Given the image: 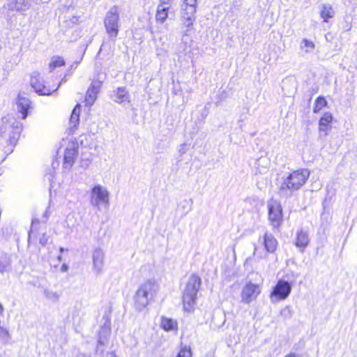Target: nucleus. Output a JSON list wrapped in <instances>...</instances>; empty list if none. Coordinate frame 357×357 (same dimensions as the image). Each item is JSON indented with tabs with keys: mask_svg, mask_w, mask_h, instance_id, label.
<instances>
[{
	"mask_svg": "<svg viewBox=\"0 0 357 357\" xmlns=\"http://www.w3.org/2000/svg\"><path fill=\"white\" fill-rule=\"evenodd\" d=\"M178 151L181 155L187 152L186 144H183L180 145Z\"/></svg>",
	"mask_w": 357,
	"mask_h": 357,
	"instance_id": "nucleus-36",
	"label": "nucleus"
},
{
	"mask_svg": "<svg viewBox=\"0 0 357 357\" xmlns=\"http://www.w3.org/2000/svg\"><path fill=\"white\" fill-rule=\"evenodd\" d=\"M22 130V124L15 117L6 116L3 117L0 124V135L2 137L8 135V142L12 147L17 144Z\"/></svg>",
	"mask_w": 357,
	"mask_h": 357,
	"instance_id": "nucleus-3",
	"label": "nucleus"
},
{
	"mask_svg": "<svg viewBox=\"0 0 357 357\" xmlns=\"http://www.w3.org/2000/svg\"><path fill=\"white\" fill-rule=\"evenodd\" d=\"M89 164V161H86V163L83 164L82 166L85 165L86 167L88 166Z\"/></svg>",
	"mask_w": 357,
	"mask_h": 357,
	"instance_id": "nucleus-44",
	"label": "nucleus"
},
{
	"mask_svg": "<svg viewBox=\"0 0 357 357\" xmlns=\"http://www.w3.org/2000/svg\"><path fill=\"white\" fill-rule=\"evenodd\" d=\"M112 310L111 307H109L107 310L105 311V313L102 317V319L104 320V324L102 326H108L110 327V315H111Z\"/></svg>",
	"mask_w": 357,
	"mask_h": 357,
	"instance_id": "nucleus-33",
	"label": "nucleus"
},
{
	"mask_svg": "<svg viewBox=\"0 0 357 357\" xmlns=\"http://www.w3.org/2000/svg\"><path fill=\"white\" fill-rule=\"evenodd\" d=\"M43 294L47 299L53 302H57L59 299V295L56 292L48 289H44Z\"/></svg>",
	"mask_w": 357,
	"mask_h": 357,
	"instance_id": "nucleus-30",
	"label": "nucleus"
},
{
	"mask_svg": "<svg viewBox=\"0 0 357 357\" xmlns=\"http://www.w3.org/2000/svg\"><path fill=\"white\" fill-rule=\"evenodd\" d=\"M333 120V116L330 112H325L321 117L319 122V130L326 132L328 128H331L330 123Z\"/></svg>",
	"mask_w": 357,
	"mask_h": 357,
	"instance_id": "nucleus-23",
	"label": "nucleus"
},
{
	"mask_svg": "<svg viewBox=\"0 0 357 357\" xmlns=\"http://www.w3.org/2000/svg\"><path fill=\"white\" fill-rule=\"evenodd\" d=\"M164 3H165L163 2L158 5L155 15L156 20L160 23H164L168 16L169 8L165 7L163 6Z\"/></svg>",
	"mask_w": 357,
	"mask_h": 357,
	"instance_id": "nucleus-25",
	"label": "nucleus"
},
{
	"mask_svg": "<svg viewBox=\"0 0 357 357\" xmlns=\"http://www.w3.org/2000/svg\"><path fill=\"white\" fill-rule=\"evenodd\" d=\"M104 26L109 39L115 42L119 32V12L117 6L112 7L107 12L105 20Z\"/></svg>",
	"mask_w": 357,
	"mask_h": 357,
	"instance_id": "nucleus-6",
	"label": "nucleus"
},
{
	"mask_svg": "<svg viewBox=\"0 0 357 357\" xmlns=\"http://www.w3.org/2000/svg\"><path fill=\"white\" fill-rule=\"evenodd\" d=\"M59 250H60L61 253H62L64 251V248L61 247L59 248Z\"/></svg>",
	"mask_w": 357,
	"mask_h": 357,
	"instance_id": "nucleus-45",
	"label": "nucleus"
},
{
	"mask_svg": "<svg viewBox=\"0 0 357 357\" xmlns=\"http://www.w3.org/2000/svg\"><path fill=\"white\" fill-rule=\"evenodd\" d=\"M109 195L108 190L101 185H96L91 192V204L94 206L99 208L100 204H109Z\"/></svg>",
	"mask_w": 357,
	"mask_h": 357,
	"instance_id": "nucleus-8",
	"label": "nucleus"
},
{
	"mask_svg": "<svg viewBox=\"0 0 357 357\" xmlns=\"http://www.w3.org/2000/svg\"><path fill=\"white\" fill-rule=\"evenodd\" d=\"M66 82V77H64L63 78L61 79V82H59V84H58V86L53 90V91H56L58 88L60 86V85L63 83V82Z\"/></svg>",
	"mask_w": 357,
	"mask_h": 357,
	"instance_id": "nucleus-40",
	"label": "nucleus"
},
{
	"mask_svg": "<svg viewBox=\"0 0 357 357\" xmlns=\"http://www.w3.org/2000/svg\"><path fill=\"white\" fill-rule=\"evenodd\" d=\"M65 65V61L63 57L54 56L51 59L49 64L50 71H53L56 68L63 66Z\"/></svg>",
	"mask_w": 357,
	"mask_h": 357,
	"instance_id": "nucleus-26",
	"label": "nucleus"
},
{
	"mask_svg": "<svg viewBox=\"0 0 357 357\" xmlns=\"http://www.w3.org/2000/svg\"><path fill=\"white\" fill-rule=\"evenodd\" d=\"M111 328L108 326H102L100 332L98 340V345H105L110 335Z\"/></svg>",
	"mask_w": 357,
	"mask_h": 357,
	"instance_id": "nucleus-24",
	"label": "nucleus"
},
{
	"mask_svg": "<svg viewBox=\"0 0 357 357\" xmlns=\"http://www.w3.org/2000/svg\"><path fill=\"white\" fill-rule=\"evenodd\" d=\"M252 172L255 175L265 174L268 172L270 167V160L266 156H261L254 159L250 164Z\"/></svg>",
	"mask_w": 357,
	"mask_h": 357,
	"instance_id": "nucleus-13",
	"label": "nucleus"
},
{
	"mask_svg": "<svg viewBox=\"0 0 357 357\" xmlns=\"http://www.w3.org/2000/svg\"><path fill=\"white\" fill-rule=\"evenodd\" d=\"M48 241V237L44 234L43 236L40 238L39 243L41 245L45 246Z\"/></svg>",
	"mask_w": 357,
	"mask_h": 357,
	"instance_id": "nucleus-37",
	"label": "nucleus"
},
{
	"mask_svg": "<svg viewBox=\"0 0 357 357\" xmlns=\"http://www.w3.org/2000/svg\"><path fill=\"white\" fill-rule=\"evenodd\" d=\"M11 263L10 256L6 253H1L0 255V273H3L10 271L11 270Z\"/></svg>",
	"mask_w": 357,
	"mask_h": 357,
	"instance_id": "nucleus-21",
	"label": "nucleus"
},
{
	"mask_svg": "<svg viewBox=\"0 0 357 357\" xmlns=\"http://www.w3.org/2000/svg\"><path fill=\"white\" fill-rule=\"evenodd\" d=\"M260 294L259 287L252 282H248L241 291V302L249 304L255 300Z\"/></svg>",
	"mask_w": 357,
	"mask_h": 357,
	"instance_id": "nucleus-11",
	"label": "nucleus"
},
{
	"mask_svg": "<svg viewBox=\"0 0 357 357\" xmlns=\"http://www.w3.org/2000/svg\"><path fill=\"white\" fill-rule=\"evenodd\" d=\"M110 96L113 101L119 105L125 106L130 103V96L126 86L117 87L112 91Z\"/></svg>",
	"mask_w": 357,
	"mask_h": 357,
	"instance_id": "nucleus-12",
	"label": "nucleus"
},
{
	"mask_svg": "<svg viewBox=\"0 0 357 357\" xmlns=\"http://www.w3.org/2000/svg\"><path fill=\"white\" fill-rule=\"evenodd\" d=\"M262 244L266 251L269 254H273L277 250L278 242L274 236L266 232L262 236Z\"/></svg>",
	"mask_w": 357,
	"mask_h": 357,
	"instance_id": "nucleus-18",
	"label": "nucleus"
},
{
	"mask_svg": "<svg viewBox=\"0 0 357 357\" xmlns=\"http://www.w3.org/2000/svg\"><path fill=\"white\" fill-rule=\"evenodd\" d=\"M333 10L331 6L326 5L323 6L321 11V17L324 19V22H328L329 18L333 17Z\"/></svg>",
	"mask_w": 357,
	"mask_h": 357,
	"instance_id": "nucleus-29",
	"label": "nucleus"
},
{
	"mask_svg": "<svg viewBox=\"0 0 357 357\" xmlns=\"http://www.w3.org/2000/svg\"><path fill=\"white\" fill-rule=\"evenodd\" d=\"M73 356L74 357H91L89 355L81 353L79 351H76L75 352H74Z\"/></svg>",
	"mask_w": 357,
	"mask_h": 357,
	"instance_id": "nucleus-38",
	"label": "nucleus"
},
{
	"mask_svg": "<svg viewBox=\"0 0 357 357\" xmlns=\"http://www.w3.org/2000/svg\"><path fill=\"white\" fill-rule=\"evenodd\" d=\"M268 218L274 228H278L282 222V209L280 204L276 202L269 203Z\"/></svg>",
	"mask_w": 357,
	"mask_h": 357,
	"instance_id": "nucleus-9",
	"label": "nucleus"
},
{
	"mask_svg": "<svg viewBox=\"0 0 357 357\" xmlns=\"http://www.w3.org/2000/svg\"><path fill=\"white\" fill-rule=\"evenodd\" d=\"M160 326L165 331H172L177 329V322L172 318L162 317Z\"/></svg>",
	"mask_w": 357,
	"mask_h": 357,
	"instance_id": "nucleus-22",
	"label": "nucleus"
},
{
	"mask_svg": "<svg viewBox=\"0 0 357 357\" xmlns=\"http://www.w3.org/2000/svg\"><path fill=\"white\" fill-rule=\"evenodd\" d=\"M310 174L307 169H300L282 176L277 183L280 196L284 198L291 197L306 183Z\"/></svg>",
	"mask_w": 357,
	"mask_h": 357,
	"instance_id": "nucleus-1",
	"label": "nucleus"
},
{
	"mask_svg": "<svg viewBox=\"0 0 357 357\" xmlns=\"http://www.w3.org/2000/svg\"><path fill=\"white\" fill-rule=\"evenodd\" d=\"M33 0H8L6 8L10 11L24 12L30 8Z\"/></svg>",
	"mask_w": 357,
	"mask_h": 357,
	"instance_id": "nucleus-15",
	"label": "nucleus"
},
{
	"mask_svg": "<svg viewBox=\"0 0 357 357\" xmlns=\"http://www.w3.org/2000/svg\"><path fill=\"white\" fill-rule=\"evenodd\" d=\"M78 155L77 149L72 146L67 147L65 150L63 167L70 169L74 165L75 160Z\"/></svg>",
	"mask_w": 357,
	"mask_h": 357,
	"instance_id": "nucleus-16",
	"label": "nucleus"
},
{
	"mask_svg": "<svg viewBox=\"0 0 357 357\" xmlns=\"http://www.w3.org/2000/svg\"><path fill=\"white\" fill-rule=\"evenodd\" d=\"M197 0H184L181 8V20L183 24V36H188L193 28L197 11Z\"/></svg>",
	"mask_w": 357,
	"mask_h": 357,
	"instance_id": "nucleus-5",
	"label": "nucleus"
},
{
	"mask_svg": "<svg viewBox=\"0 0 357 357\" xmlns=\"http://www.w3.org/2000/svg\"><path fill=\"white\" fill-rule=\"evenodd\" d=\"M68 270V266L66 264H63L61 267V271L63 273L67 272Z\"/></svg>",
	"mask_w": 357,
	"mask_h": 357,
	"instance_id": "nucleus-39",
	"label": "nucleus"
},
{
	"mask_svg": "<svg viewBox=\"0 0 357 357\" xmlns=\"http://www.w3.org/2000/svg\"><path fill=\"white\" fill-rule=\"evenodd\" d=\"M39 224V220L38 219H33L31 222V227L29 233V236H30L31 234L33 232V229L36 227L37 225Z\"/></svg>",
	"mask_w": 357,
	"mask_h": 357,
	"instance_id": "nucleus-35",
	"label": "nucleus"
},
{
	"mask_svg": "<svg viewBox=\"0 0 357 357\" xmlns=\"http://www.w3.org/2000/svg\"><path fill=\"white\" fill-rule=\"evenodd\" d=\"M31 85L34 91L41 96H49L52 93L53 90L44 84V81L37 72L33 73L31 77Z\"/></svg>",
	"mask_w": 357,
	"mask_h": 357,
	"instance_id": "nucleus-10",
	"label": "nucleus"
},
{
	"mask_svg": "<svg viewBox=\"0 0 357 357\" xmlns=\"http://www.w3.org/2000/svg\"><path fill=\"white\" fill-rule=\"evenodd\" d=\"M57 258H58V259H59V261H61V255H59Z\"/></svg>",
	"mask_w": 357,
	"mask_h": 357,
	"instance_id": "nucleus-47",
	"label": "nucleus"
},
{
	"mask_svg": "<svg viewBox=\"0 0 357 357\" xmlns=\"http://www.w3.org/2000/svg\"><path fill=\"white\" fill-rule=\"evenodd\" d=\"M327 105V101L323 96H319L314 102V106L313 108L314 113H318L320 110L326 107Z\"/></svg>",
	"mask_w": 357,
	"mask_h": 357,
	"instance_id": "nucleus-28",
	"label": "nucleus"
},
{
	"mask_svg": "<svg viewBox=\"0 0 357 357\" xmlns=\"http://www.w3.org/2000/svg\"><path fill=\"white\" fill-rule=\"evenodd\" d=\"M80 110V105L77 104L74 107L70 116V123L73 124V127L75 128L77 127L79 123Z\"/></svg>",
	"mask_w": 357,
	"mask_h": 357,
	"instance_id": "nucleus-27",
	"label": "nucleus"
},
{
	"mask_svg": "<svg viewBox=\"0 0 357 357\" xmlns=\"http://www.w3.org/2000/svg\"><path fill=\"white\" fill-rule=\"evenodd\" d=\"M291 291V284L284 280H279L271 294L273 302L286 299Z\"/></svg>",
	"mask_w": 357,
	"mask_h": 357,
	"instance_id": "nucleus-7",
	"label": "nucleus"
},
{
	"mask_svg": "<svg viewBox=\"0 0 357 357\" xmlns=\"http://www.w3.org/2000/svg\"><path fill=\"white\" fill-rule=\"evenodd\" d=\"M16 106L17 112L22 114V119H26L31 108L30 100L24 95L19 94L16 102Z\"/></svg>",
	"mask_w": 357,
	"mask_h": 357,
	"instance_id": "nucleus-17",
	"label": "nucleus"
},
{
	"mask_svg": "<svg viewBox=\"0 0 357 357\" xmlns=\"http://www.w3.org/2000/svg\"><path fill=\"white\" fill-rule=\"evenodd\" d=\"M13 151V148L10 149H8L6 151H9V153H12Z\"/></svg>",
	"mask_w": 357,
	"mask_h": 357,
	"instance_id": "nucleus-46",
	"label": "nucleus"
},
{
	"mask_svg": "<svg viewBox=\"0 0 357 357\" xmlns=\"http://www.w3.org/2000/svg\"><path fill=\"white\" fill-rule=\"evenodd\" d=\"M104 257L105 254L102 249L97 248L93 250L92 255L93 266L97 274L102 272L104 266Z\"/></svg>",
	"mask_w": 357,
	"mask_h": 357,
	"instance_id": "nucleus-19",
	"label": "nucleus"
},
{
	"mask_svg": "<svg viewBox=\"0 0 357 357\" xmlns=\"http://www.w3.org/2000/svg\"><path fill=\"white\" fill-rule=\"evenodd\" d=\"M102 85V82L99 80H93L86 94V105L89 106H91L96 101L97 98V95L100 92V87Z\"/></svg>",
	"mask_w": 357,
	"mask_h": 357,
	"instance_id": "nucleus-14",
	"label": "nucleus"
},
{
	"mask_svg": "<svg viewBox=\"0 0 357 357\" xmlns=\"http://www.w3.org/2000/svg\"><path fill=\"white\" fill-rule=\"evenodd\" d=\"M192 354L190 349L184 348L181 350L176 357H191Z\"/></svg>",
	"mask_w": 357,
	"mask_h": 357,
	"instance_id": "nucleus-34",
	"label": "nucleus"
},
{
	"mask_svg": "<svg viewBox=\"0 0 357 357\" xmlns=\"http://www.w3.org/2000/svg\"><path fill=\"white\" fill-rule=\"evenodd\" d=\"M301 47H305V52H310L314 48V44L311 40L303 39L301 42Z\"/></svg>",
	"mask_w": 357,
	"mask_h": 357,
	"instance_id": "nucleus-31",
	"label": "nucleus"
},
{
	"mask_svg": "<svg viewBox=\"0 0 357 357\" xmlns=\"http://www.w3.org/2000/svg\"><path fill=\"white\" fill-rule=\"evenodd\" d=\"M201 284L202 280L198 275L192 274L189 277L183 291V303L185 311L190 312L195 304Z\"/></svg>",
	"mask_w": 357,
	"mask_h": 357,
	"instance_id": "nucleus-4",
	"label": "nucleus"
},
{
	"mask_svg": "<svg viewBox=\"0 0 357 357\" xmlns=\"http://www.w3.org/2000/svg\"><path fill=\"white\" fill-rule=\"evenodd\" d=\"M105 357H117L114 352L107 353Z\"/></svg>",
	"mask_w": 357,
	"mask_h": 357,
	"instance_id": "nucleus-41",
	"label": "nucleus"
},
{
	"mask_svg": "<svg viewBox=\"0 0 357 357\" xmlns=\"http://www.w3.org/2000/svg\"><path fill=\"white\" fill-rule=\"evenodd\" d=\"M292 310L289 306H286L280 310V315L284 319H291L292 317Z\"/></svg>",
	"mask_w": 357,
	"mask_h": 357,
	"instance_id": "nucleus-32",
	"label": "nucleus"
},
{
	"mask_svg": "<svg viewBox=\"0 0 357 357\" xmlns=\"http://www.w3.org/2000/svg\"><path fill=\"white\" fill-rule=\"evenodd\" d=\"M47 213H48V212H47V211L46 210V211H45V213H44V217H45V220H44V222H45V221L47 220Z\"/></svg>",
	"mask_w": 357,
	"mask_h": 357,
	"instance_id": "nucleus-42",
	"label": "nucleus"
},
{
	"mask_svg": "<svg viewBox=\"0 0 357 357\" xmlns=\"http://www.w3.org/2000/svg\"><path fill=\"white\" fill-rule=\"evenodd\" d=\"M285 357H297L295 354L287 355Z\"/></svg>",
	"mask_w": 357,
	"mask_h": 357,
	"instance_id": "nucleus-43",
	"label": "nucleus"
},
{
	"mask_svg": "<svg viewBox=\"0 0 357 357\" xmlns=\"http://www.w3.org/2000/svg\"><path fill=\"white\" fill-rule=\"evenodd\" d=\"M309 242L310 238L306 231H304L303 229H301L300 231H297L295 245L298 248H299L302 252L308 245Z\"/></svg>",
	"mask_w": 357,
	"mask_h": 357,
	"instance_id": "nucleus-20",
	"label": "nucleus"
},
{
	"mask_svg": "<svg viewBox=\"0 0 357 357\" xmlns=\"http://www.w3.org/2000/svg\"><path fill=\"white\" fill-rule=\"evenodd\" d=\"M158 290L159 285L155 280H147L143 282L133 297L135 309L137 311H142L154 300Z\"/></svg>",
	"mask_w": 357,
	"mask_h": 357,
	"instance_id": "nucleus-2",
	"label": "nucleus"
}]
</instances>
